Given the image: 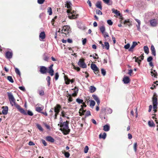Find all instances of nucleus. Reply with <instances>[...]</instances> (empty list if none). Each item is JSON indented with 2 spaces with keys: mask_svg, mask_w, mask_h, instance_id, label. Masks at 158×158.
Masks as SVG:
<instances>
[{
  "mask_svg": "<svg viewBox=\"0 0 158 158\" xmlns=\"http://www.w3.org/2000/svg\"><path fill=\"white\" fill-rule=\"evenodd\" d=\"M43 59L45 61H48L49 58V55L47 53H44L43 56Z\"/></svg>",
  "mask_w": 158,
  "mask_h": 158,
  "instance_id": "nucleus-21",
  "label": "nucleus"
},
{
  "mask_svg": "<svg viewBox=\"0 0 158 158\" xmlns=\"http://www.w3.org/2000/svg\"><path fill=\"white\" fill-rule=\"evenodd\" d=\"M74 90V93H75L77 94L78 91V89L76 87H75V88L73 89Z\"/></svg>",
  "mask_w": 158,
  "mask_h": 158,
  "instance_id": "nucleus-59",
  "label": "nucleus"
},
{
  "mask_svg": "<svg viewBox=\"0 0 158 158\" xmlns=\"http://www.w3.org/2000/svg\"><path fill=\"white\" fill-rule=\"evenodd\" d=\"M138 45L137 42H133L132 44L131 47L129 49V51L132 52L133 51V49L134 48Z\"/></svg>",
  "mask_w": 158,
  "mask_h": 158,
  "instance_id": "nucleus-14",
  "label": "nucleus"
},
{
  "mask_svg": "<svg viewBox=\"0 0 158 158\" xmlns=\"http://www.w3.org/2000/svg\"><path fill=\"white\" fill-rule=\"evenodd\" d=\"M65 7H66L68 9L72 8V3L69 1H67L64 4Z\"/></svg>",
  "mask_w": 158,
  "mask_h": 158,
  "instance_id": "nucleus-19",
  "label": "nucleus"
},
{
  "mask_svg": "<svg viewBox=\"0 0 158 158\" xmlns=\"http://www.w3.org/2000/svg\"><path fill=\"white\" fill-rule=\"evenodd\" d=\"M45 0H37V2L40 4H43L45 2Z\"/></svg>",
  "mask_w": 158,
  "mask_h": 158,
  "instance_id": "nucleus-48",
  "label": "nucleus"
},
{
  "mask_svg": "<svg viewBox=\"0 0 158 158\" xmlns=\"http://www.w3.org/2000/svg\"><path fill=\"white\" fill-rule=\"evenodd\" d=\"M107 23L110 25H112L113 23L111 20H107Z\"/></svg>",
  "mask_w": 158,
  "mask_h": 158,
  "instance_id": "nucleus-58",
  "label": "nucleus"
},
{
  "mask_svg": "<svg viewBox=\"0 0 158 158\" xmlns=\"http://www.w3.org/2000/svg\"><path fill=\"white\" fill-rule=\"evenodd\" d=\"M46 140L51 143H53L54 142V139L51 136H47L46 138Z\"/></svg>",
  "mask_w": 158,
  "mask_h": 158,
  "instance_id": "nucleus-15",
  "label": "nucleus"
},
{
  "mask_svg": "<svg viewBox=\"0 0 158 158\" xmlns=\"http://www.w3.org/2000/svg\"><path fill=\"white\" fill-rule=\"evenodd\" d=\"M53 66V64L51 65L48 67V73L50 74L51 76H53L54 75V71L52 67Z\"/></svg>",
  "mask_w": 158,
  "mask_h": 158,
  "instance_id": "nucleus-9",
  "label": "nucleus"
},
{
  "mask_svg": "<svg viewBox=\"0 0 158 158\" xmlns=\"http://www.w3.org/2000/svg\"><path fill=\"white\" fill-rule=\"evenodd\" d=\"M69 96V97L68 98V101L69 102H72L73 101V99L71 97V96L70 94H69L68 97Z\"/></svg>",
  "mask_w": 158,
  "mask_h": 158,
  "instance_id": "nucleus-47",
  "label": "nucleus"
},
{
  "mask_svg": "<svg viewBox=\"0 0 158 158\" xmlns=\"http://www.w3.org/2000/svg\"><path fill=\"white\" fill-rule=\"evenodd\" d=\"M73 69L77 70V72H79L80 70V68L78 67L74 66Z\"/></svg>",
  "mask_w": 158,
  "mask_h": 158,
  "instance_id": "nucleus-55",
  "label": "nucleus"
},
{
  "mask_svg": "<svg viewBox=\"0 0 158 158\" xmlns=\"http://www.w3.org/2000/svg\"><path fill=\"white\" fill-rule=\"evenodd\" d=\"M153 59V58L152 56H149L147 58V61L149 62H151Z\"/></svg>",
  "mask_w": 158,
  "mask_h": 158,
  "instance_id": "nucleus-62",
  "label": "nucleus"
},
{
  "mask_svg": "<svg viewBox=\"0 0 158 158\" xmlns=\"http://www.w3.org/2000/svg\"><path fill=\"white\" fill-rule=\"evenodd\" d=\"M143 48L144 52L147 54H148L149 52L148 47L147 46H144L143 47Z\"/></svg>",
  "mask_w": 158,
  "mask_h": 158,
  "instance_id": "nucleus-37",
  "label": "nucleus"
},
{
  "mask_svg": "<svg viewBox=\"0 0 158 158\" xmlns=\"http://www.w3.org/2000/svg\"><path fill=\"white\" fill-rule=\"evenodd\" d=\"M102 34H104L105 30V28L104 26H102L99 28Z\"/></svg>",
  "mask_w": 158,
  "mask_h": 158,
  "instance_id": "nucleus-32",
  "label": "nucleus"
},
{
  "mask_svg": "<svg viewBox=\"0 0 158 158\" xmlns=\"http://www.w3.org/2000/svg\"><path fill=\"white\" fill-rule=\"evenodd\" d=\"M89 150V148L88 146H86L84 149V152L85 153H87L88 152Z\"/></svg>",
  "mask_w": 158,
  "mask_h": 158,
  "instance_id": "nucleus-46",
  "label": "nucleus"
},
{
  "mask_svg": "<svg viewBox=\"0 0 158 158\" xmlns=\"http://www.w3.org/2000/svg\"><path fill=\"white\" fill-rule=\"evenodd\" d=\"M151 50L152 52V54L155 56L156 55V50L155 49L153 45H152L151 46Z\"/></svg>",
  "mask_w": 158,
  "mask_h": 158,
  "instance_id": "nucleus-24",
  "label": "nucleus"
},
{
  "mask_svg": "<svg viewBox=\"0 0 158 158\" xmlns=\"http://www.w3.org/2000/svg\"><path fill=\"white\" fill-rule=\"evenodd\" d=\"M76 101L79 104H82L84 102L83 100L77 98L76 99Z\"/></svg>",
  "mask_w": 158,
  "mask_h": 158,
  "instance_id": "nucleus-43",
  "label": "nucleus"
},
{
  "mask_svg": "<svg viewBox=\"0 0 158 158\" xmlns=\"http://www.w3.org/2000/svg\"><path fill=\"white\" fill-rule=\"evenodd\" d=\"M151 74L152 76H154L155 77L157 78V72L155 70H153V71L152 69H151Z\"/></svg>",
  "mask_w": 158,
  "mask_h": 158,
  "instance_id": "nucleus-23",
  "label": "nucleus"
},
{
  "mask_svg": "<svg viewBox=\"0 0 158 158\" xmlns=\"http://www.w3.org/2000/svg\"><path fill=\"white\" fill-rule=\"evenodd\" d=\"M130 47V44H129L128 43L124 46V48L125 49H128Z\"/></svg>",
  "mask_w": 158,
  "mask_h": 158,
  "instance_id": "nucleus-53",
  "label": "nucleus"
},
{
  "mask_svg": "<svg viewBox=\"0 0 158 158\" xmlns=\"http://www.w3.org/2000/svg\"><path fill=\"white\" fill-rule=\"evenodd\" d=\"M96 6L97 8L100 9L101 10H102V6L101 5V1L97 2L96 3Z\"/></svg>",
  "mask_w": 158,
  "mask_h": 158,
  "instance_id": "nucleus-26",
  "label": "nucleus"
},
{
  "mask_svg": "<svg viewBox=\"0 0 158 158\" xmlns=\"http://www.w3.org/2000/svg\"><path fill=\"white\" fill-rule=\"evenodd\" d=\"M70 31V28L67 25L64 26L63 27L61 31L63 33L65 34V35H69V33Z\"/></svg>",
  "mask_w": 158,
  "mask_h": 158,
  "instance_id": "nucleus-3",
  "label": "nucleus"
},
{
  "mask_svg": "<svg viewBox=\"0 0 158 158\" xmlns=\"http://www.w3.org/2000/svg\"><path fill=\"white\" fill-rule=\"evenodd\" d=\"M69 121H66L65 122L60 123V127L61 128L60 130L63 132L65 135L68 134L70 131V129L69 128Z\"/></svg>",
  "mask_w": 158,
  "mask_h": 158,
  "instance_id": "nucleus-2",
  "label": "nucleus"
},
{
  "mask_svg": "<svg viewBox=\"0 0 158 158\" xmlns=\"http://www.w3.org/2000/svg\"><path fill=\"white\" fill-rule=\"evenodd\" d=\"M2 108L3 109L2 111V114L4 115L8 113V107L7 106H3L2 107Z\"/></svg>",
  "mask_w": 158,
  "mask_h": 158,
  "instance_id": "nucleus-11",
  "label": "nucleus"
},
{
  "mask_svg": "<svg viewBox=\"0 0 158 158\" xmlns=\"http://www.w3.org/2000/svg\"><path fill=\"white\" fill-rule=\"evenodd\" d=\"M85 115L86 116H87V117L90 116L91 115V114H90V111L88 110V111H87L86 112Z\"/></svg>",
  "mask_w": 158,
  "mask_h": 158,
  "instance_id": "nucleus-61",
  "label": "nucleus"
},
{
  "mask_svg": "<svg viewBox=\"0 0 158 158\" xmlns=\"http://www.w3.org/2000/svg\"><path fill=\"white\" fill-rule=\"evenodd\" d=\"M101 73L103 76H105L106 74V71L103 69H101Z\"/></svg>",
  "mask_w": 158,
  "mask_h": 158,
  "instance_id": "nucleus-56",
  "label": "nucleus"
},
{
  "mask_svg": "<svg viewBox=\"0 0 158 158\" xmlns=\"http://www.w3.org/2000/svg\"><path fill=\"white\" fill-rule=\"evenodd\" d=\"M7 79L10 82L13 83L14 82V80L12 79V77L10 76H8L7 77Z\"/></svg>",
  "mask_w": 158,
  "mask_h": 158,
  "instance_id": "nucleus-39",
  "label": "nucleus"
},
{
  "mask_svg": "<svg viewBox=\"0 0 158 158\" xmlns=\"http://www.w3.org/2000/svg\"><path fill=\"white\" fill-rule=\"evenodd\" d=\"M39 69V71L41 74H44L48 72L47 68L44 66H40Z\"/></svg>",
  "mask_w": 158,
  "mask_h": 158,
  "instance_id": "nucleus-6",
  "label": "nucleus"
},
{
  "mask_svg": "<svg viewBox=\"0 0 158 158\" xmlns=\"http://www.w3.org/2000/svg\"><path fill=\"white\" fill-rule=\"evenodd\" d=\"M46 79L47 81L48 85L49 86L50 84L51 77H50L48 76L47 77Z\"/></svg>",
  "mask_w": 158,
  "mask_h": 158,
  "instance_id": "nucleus-41",
  "label": "nucleus"
},
{
  "mask_svg": "<svg viewBox=\"0 0 158 158\" xmlns=\"http://www.w3.org/2000/svg\"><path fill=\"white\" fill-rule=\"evenodd\" d=\"M15 71L17 75H18L20 77L21 75V73L19 70V69L17 68H15Z\"/></svg>",
  "mask_w": 158,
  "mask_h": 158,
  "instance_id": "nucleus-36",
  "label": "nucleus"
},
{
  "mask_svg": "<svg viewBox=\"0 0 158 158\" xmlns=\"http://www.w3.org/2000/svg\"><path fill=\"white\" fill-rule=\"evenodd\" d=\"M100 117L101 119L104 121L107 120V117L105 111H103L100 113Z\"/></svg>",
  "mask_w": 158,
  "mask_h": 158,
  "instance_id": "nucleus-7",
  "label": "nucleus"
},
{
  "mask_svg": "<svg viewBox=\"0 0 158 158\" xmlns=\"http://www.w3.org/2000/svg\"><path fill=\"white\" fill-rule=\"evenodd\" d=\"M123 81L124 84H128L130 81V78L127 76H125L123 78Z\"/></svg>",
  "mask_w": 158,
  "mask_h": 158,
  "instance_id": "nucleus-13",
  "label": "nucleus"
},
{
  "mask_svg": "<svg viewBox=\"0 0 158 158\" xmlns=\"http://www.w3.org/2000/svg\"><path fill=\"white\" fill-rule=\"evenodd\" d=\"M39 37L41 39L43 40L45 38V34L44 32H41L39 35Z\"/></svg>",
  "mask_w": 158,
  "mask_h": 158,
  "instance_id": "nucleus-27",
  "label": "nucleus"
},
{
  "mask_svg": "<svg viewBox=\"0 0 158 158\" xmlns=\"http://www.w3.org/2000/svg\"><path fill=\"white\" fill-rule=\"evenodd\" d=\"M86 110H84V108H81L79 109V115L82 116L84 115V113L86 112Z\"/></svg>",
  "mask_w": 158,
  "mask_h": 158,
  "instance_id": "nucleus-22",
  "label": "nucleus"
},
{
  "mask_svg": "<svg viewBox=\"0 0 158 158\" xmlns=\"http://www.w3.org/2000/svg\"><path fill=\"white\" fill-rule=\"evenodd\" d=\"M78 15V14L75 15L74 14H72V13H70L69 15V18L70 19H75L77 18Z\"/></svg>",
  "mask_w": 158,
  "mask_h": 158,
  "instance_id": "nucleus-16",
  "label": "nucleus"
},
{
  "mask_svg": "<svg viewBox=\"0 0 158 158\" xmlns=\"http://www.w3.org/2000/svg\"><path fill=\"white\" fill-rule=\"evenodd\" d=\"M110 127L109 126L106 124L103 127V130L106 131H107L110 130Z\"/></svg>",
  "mask_w": 158,
  "mask_h": 158,
  "instance_id": "nucleus-30",
  "label": "nucleus"
},
{
  "mask_svg": "<svg viewBox=\"0 0 158 158\" xmlns=\"http://www.w3.org/2000/svg\"><path fill=\"white\" fill-rule=\"evenodd\" d=\"M141 60L139 59L138 57L136 59H135V62H137L138 64L139 65L140 64V62H141Z\"/></svg>",
  "mask_w": 158,
  "mask_h": 158,
  "instance_id": "nucleus-50",
  "label": "nucleus"
},
{
  "mask_svg": "<svg viewBox=\"0 0 158 158\" xmlns=\"http://www.w3.org/2000/svg\"><path fill=\"white\" fill-rule=\"evenodd\" d=\"M37 128L41 131H43V129L40 125L39 124H37Z\"/></svg>",
  "mask_w": 158,
  "mask_h": 158,
  "instance_id": "nucleus-44",
  "label": "nucleus"
},
{
  "mask_svg": "<svg viewBox=\"0 0 158 158\" xmlns=\"http://www.w3.org/2000/svg\"><path fill=\"white\" fill-rule=\"evenodd\" d=\"M7 93L9 101L12 106H14L19 110V111L22 114L25 115L27 114L30 115V110H28L27 112L19 105L15 102V99L11 92H8Z\"/></svg>",
  "mask_w": 158,
  "mask_h": 158,
  "instance_id": "nucleus-1",
  "label": "nucleus"
},
{
  "mask_svg": "<svg viewBox=\"0 0 158 158\" xmlns=\"http://www.w3.org/2000/svg\"><path fill=\"white\" fill-rule=\"evenodd\" d=\"M124 24H127L129 26L131 25V23L130 21L129 20H125L124 22Z\"/></svg>",
  "mask_w": 158,
  "mask_h": 158,
  "instance_id": "nucleus-42",
  "label": "nucleus"
},
{
  "mask_svg": "<svg viewBox=\"0 0 158 158\" xmlns=\"http://www.w3.org/2000/svg\"><path fill=\"white\" fill-rule=\"evenodd\" d=\"M90 67L91 69L93 70L94 73L96 74H98V76H99V71L98 68L97 67L96 64H91Z\"/></svg>",
  "mask_w": 158,
  "mask_h": 158,
  "instance_id": "nucleus-4",
  "label": "nucleus"
},
{
  "mask_svg": "<svg viewBox=\"0 0 158 158\" xmlns=\"http://www.w3.org/2000/svg\"><path fill=\"white\" fill-rule=\"evenodd\" d=\"M96 14L98 15H102V12L99 10H96Z\"/></svg>",
  "mask_w": 158,
  "mask_h": 158,
  "instance_id": "nucleus-52",
  "label": "nucleus"
},
{
  "mask_svg": "<svg viewBox=\"0 0 158 158\" xmlns=\"http://www.w3.org/2000/svg\"><path fill=\"white\" fill-rule=\"evenodd\" d=\"M92 96L93 98L96 101L98 105L99 106L100 103V101L98 97L95 95H93Z\"/></svg>",
  "mask_w": 158,
  "mask_h": 158,
  "instance_id": "nucleus-17",
  "label": "nucleus"
},
{
  "mask_svg": "<svg viewBox=\"0 0 158 158\" xmlns=\"http://www.w3.org/2000/svg\"><path fill=\"white\" fill-rule=\"evenodd\" d=\"M137 143H135L134 144L133 148L135 152H136L137 149Z\"/></svg>",
  "mask_w": 158,
  "mask_h": 158,
  "instance_id": "nucleus-45",
  "label": "nucleus"
},
{
  "mask_svg": "<svg viewBox=\"0 0 158 158\" xmlns=\"http://www.w3.org/2000/svg\"><path fill=\"white\" fill-rule=\"evenodd\" d=\"M44 108L43 106L41 107L36 106L35 108V110L38 112L41 113L42 112V111L43 110Z\"/></svg>",
  "mask_w": 158,
  "mask_h": 158,
  "instance_id": "nucleus-20",
  "label": "nucleus"
},
{
  "mask_svg": "<svg viewBox=\"0 0 158 158\" xmlns=\"http://www.w3.org/2000/svg\"><path fill=\"white\" fill-rule=\"evenodd\" d=\"M148 125L150 127H155V124L154 123L153 121H149L148 122Z\"/></svg>",
  "mask_w": 158,
  "mask_h": 158,
  "instance_id": "nucleus-34",
  "label": "nucleus"
},
{
  "mask_svg": "<svg viewBox=\"0 0 158 158\" xmlns=\"http://www.w3.org/2000/svg\"><path fill=\"white\" fill-rule=\"evenodd\" d=\"M61 108V106L60 104H57L53 108L54 112H60Z\"/></svg>",
  "mask_w": 158,
  "mask_h": 158,
  "instance_id": "nucleus-12",
  "label": "nucleus"
},
{
  "mask_svg": "<svg viewBox=\"0 0 158 158\" xmlns=\"http://www.w3.org/2000/svg\"><path fill=\"white\" fill-rule=\"evenodd\" d=\"M157 100V95L155 93L152 98L153 104H158Z\"/></svg>",
  "mask_w": 158,
  "mask_h": 158,
  "instance_id": "nucleus-8",
  "label": "nucleus"
},
{
  "mask_svg": "<svg viewBox=\"0 0 158 158\" xmlns=\"http://www.w3.org/2000/svg\"><path fill=\"white\" fill-rule=\"evenodd\" d=\"M59 77V75L58 73H56L55 74V78L56 80H57L58 79Z\"/></svg>",
  "mask_w": 158,
  "mask_h": 158,
  "instance_id": "nucleus-57",
  "label": "nucleus"
},
{
  "mask_svg": "<svg viewBox=\"0 0 158 158\" xmlns=\"http://www.w3.org/2000/svg\"><path fill=\"white\" fill-rule=\"evenodd\" d=\"M151 25L152 26L155 27L157 25V20L155 19H153L150 21Z\"/></svg>",
  "mask_w": 158,
  "mask_h": 158,
  "instance_id": "nucleus-18",
  "label": "nucleus"
},
{
  "mask_svg": "<svg viewBox=\"0 0 158 158\" xmlns=\"http://www.w3.org/2000/svg\"><path fill=\"white\" fill-rule=\"evenodd\" d=\"M103 35V36L104 38H106L107 37H108L109 36V35L108 34L107 32H104Z\"/></svg>",
  "mask_w": 158,
  "mask_h": 158,
  "instance_id": "nucleus-54",
  "label": "nucleus"
},
{
  "mask_svg": "<svg viewBox=\"0 0 158 158\" xmlns=\"http://www.w3.org/2000/svg\"><path fill=\"white\" fill-rule=\"evenodd\" d=\"M19 89L23 91L25 90V88L24 86H19Z\"/></svg>",
  "mask_w": 158,
  "mask_h": 158,
  "instance_id": "nucleus-64",
  "label": "nucleus"
},
{
  "mask_svg": "<svg viewBox=\"0 0 158 158\" xmlns=\"http://www.w3.org/2000/svg\"><path fill=\"white\" fill-rule=\"evenodd\" d=\"M105 47L106 49L108 50L109 48L110 45L109 43L107 42L104 43Z\"/></svg>",
  "mask_w": 158,
  "mask_h": 158,
  "instance_id": "nucleus-40",
  "label": "nucleus"
},
{
  "mask_svg": "<svg viewBox=\"0 0 158 158\" xmlns=\"http://www.w3.org/2000/svg\"><path fill=\"white\" fill-rule=\"evenodd\" d=\"M64 78L65 84L67 85L69 84L70 83V80L66 76H64Z\"/></svg>",
  "mask_w": 158,
  "mask_h": 158,
  "instance_id": "nucleus-28",
  "label": "nucleus"
},
{
  "mask_svg": "<svg viewBox=\"0 0 158 158\" xmlns=\"http://www.w3.org/2000/svg\"><path fill=\"white\" fill-rule=\"evenodd\" d=\"M89 89L91 93L94 92L96 90V88L93 86H90Z\"/></svg>",
  "mask_w": 158,
  "mask_h": 158,
  "instance_id": "nucleus-33",
  "label": "nucleus"
},
{
  "mask_svg": "<svg viewBox=\"0 0 158 158\" xmlns=\"http://www.w3.org/2000/svg\"><path fill=\"white\" fill-rule=\"evenodd\" d=\"M112 10L113 13H115L117 15L120 16L121 15L119 11H118L117 10H115V9L113 8L112 9Z\"/></svg>",
  "mask_w": 158,
  "mask_h": 158,
  "instance_id": "nucleus-25",
  "label": "nucleus"
},
{
  "mask_svg": "<svg viewBox=\"0 0 158 158\" xmlns=\"http://www.w3.org/2000/svg\"><path fill=\"white\" fill-rule=\"evenodd\" d=\"M72 8L68 9L67 10V12L68 14V15L71 13L72 12Z\"/></svg>",
  "mask_w": 158,
  "mask_h": 158,
  "instance_id": "nucleus-63",
  "label": "nucleus"
},
{
  "mask_svg": "<svg viewBox=\"0 0 158 158\" xmlns=\"http://www.w3.org/2000/svg\"><path fill=\"white\" fill-rule=\"evenodd\" d=\"M95 104V102L94 100H91L90 101V106H94Z\"/></svg>",
  "mask_w": 158,
  "mask_h": 158,
  "instance_id": "nucleus-51",
  "label": "nucleus"
},
{
  "mask_svg": "<svg viewBox=\"0 0 158 158\" xmlns=\"http://www.w3.org/2000/svg\"><path fill=\"white\" fill-rule=\"evenodd\" d=\"M64 78L65 84L67 85L69 84L70 83V80L66 76H64Z\"/></svg>",
  "mask_w": 158,
  "mask_h": 158,
  "instance_id": "nucleus-29",
  "label": "nucleus"
},
{
  "mask_svg": "<svg viewBox=\"0 0 158 158\" xmlns=\"http://www.w3.org/2000/svg\"><path fill=\"white\" fill-rule=\"evenodd\" d=\"M85 60L82 58L79 60L78 65L81 67L82 68H85L87 67V65L85 62Z\"/></svg>",
  "mask_w": 158,
  "mask_h": 158,
  "instance_id": "nucleus-5",
  "label": "nucleus"
},
{
  "mask_svg": "<svg viewBox=\"0 0 158 158\" xmlns=\"http://www.w3.org/2000/svg\"><path fill=\"white\" fill-rule=\"evenodd\" d=\"M39 94L41 96H43L44 95V90H41L39 91Z\"/></svg>",
  "mask_w": 158,
  "mask_h": 158,
  "instance_id": "nucleus-60",
  "label": "nucleus"
},
{
  "mask_svg": "<svg viewBox=\"0 0 158 158\" xmlns=\"http://www.w3.org/2000/svg\"><path fill=\"white\" fill-rule=\"evenodd\" d=\"M13 56V52L12 51H7L6 52L5 54L6 57L8 59H10L12 58Z\"/></svg>",
  "mask_w": 158,
  "mask_h": 158,
  "instance_id": "nucleus-10",
  "label": "nucleus"
},
{
  "mask_svg": "<svg viewBox=\"0 0 158 158\" xmlns=\"http://www.w3.org/2000/svg\"><path fill=\"white\" fill-rule=\"evenodd\" d=\"M47 12L49 15H51L52 14V8L51 7H48L47 9Z\"/></svg>",
  "mask_w": 158,
  "mask_h": 158,
  "instance_id": "nucleus-38",
  "label": "nucleus"
},
{
  "mask_svg": "<svg viewBox=\"0 0 158 158\" xmlns=\"http://www.w3.org/2000/svg\"><path fill=\"white\" fill-rule=\"evenodd\" d=\"M106 133L104 132L102 135V134H100L99 135V137L100 138H103L104 139H105L106 137Z\"/></svg>",
  "mask_w": 158,
  "mask_h": 158,
  "instance_id": "nucleus-35",
  "label": "nucleus"
},
{
  "mask_svg": "<svg viewBox=\"0 0 158 158\" xmlns=\"http://www.w3.org/2000/svg\"><path fill=\"white\" fill-rule=\"evenodd\" d=\"M62 152L63 154H64L66 157L68 158L70 156V154L69 152H66L65 151H62Z\"/></svg>",
  "mask_w": 158,
  "mask_h": 158,
  "instance_id": "nucleus-31",
  "label": "nucleus"
},
{
  "mask_svg": "<svg viewBox=\"0 0 158 158\" xmlns=\"http://www.w3.org/2000/svg\"><path fill=\"white\" fill-rule=\"evenodd\" d=\"M55 112V115H54V119H56L57 118V115H58L60 112Z\"/></svg>",
  "mask_w": 158,
  "mask_h": 158,
  "instance_id": "nucleus-49",
  "label": "nucleus"
}]
</instances>
